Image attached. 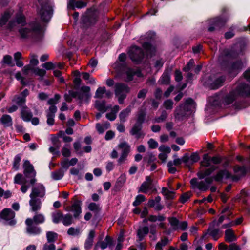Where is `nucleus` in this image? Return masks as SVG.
Segmentation results:
<instances>
[{
    "instance_id": "1",
    "label": "nucleus",
    "mask_w": 250,
    "mask_h": 250,
    "mask_svg": "<svg viewBox=\"0 0 250 250\" xmlns=\"http://www.w3.org/2000/svg\"><path fill=\"white\" fill-rule=\"evenodd\" d=\"M19 32L22 38H38L42 34L41 25L38 22H32L21 28Z\"/></svg>"
},
{
    "instance_id": "2",
    "label": "nucleus",
    "mask_w": 250,
    "mask_h": 250,
    "mask_svg": "<svg viewBox=\"0 0 250 250\" xmlns=\"http://www.w3.org/2000/svg\"><path fill=\"white\" fill-rule=\"evenodd\" d=\"M60 99V95L56 94L54 98L49 99L47 101V104L50 105L48 109L46 111L47 118V123L49 125L52 126L54 124V118L57 110V108L55 104L58 103Z\"/></svg>"
},
{
    "instance_id": "3",
    "label": "nucleus",
    "mask_w": 250,
    "mask_h": 250,
    "mask_svg": "<svg viewBox=\"0 0 250 250\" xmlns=\"http://www.w3.org/2000/svg\"><path fill=\"white\" fill-rule=\"evenodd\" d=\"M23 174L26 180L29 179V182L32 186H34L37 181L36 178V171L33 166L28 160H25L23 165Z\"/></svg>"
},
{
    "instance_id": "4",
    "label": "nucleus",
    "mask_w": 250,
    "mask_h": 250,
    "mask_svg": "<svg viewBox=\"0 0 250 250\" xmlns=\"http://www.w3.org/2000/svg\"><path fill=\"white\" fill-rule=\"evenodd\" d=\"M41 6L39 14L42 20L44 21H48L51 18L52 9L49 3L48 0H38Z\"/></svg>"
},
{
    "instance_id": "5",
    "label": "nucleus",
    "mask_w": 250,
    "mask_h": 250,
    "mask_svg": "<svg viewBox=\"0 0 250 250\" xmlns=\"http://www.w3.org/2000/svg\"><path fill=\"white\" fill-rule=\"evenodd\" d=\"M130 91V88L123 83H117L115 86V94L118 98L120 104H123L126 98L127 94Z\"/></svg>"
},
{
    "instance_id": "6",
    "label": "nucleus",
    "mask_w": 250,
    "mask_h": 250,
    "mask_svg": "<svg viewBox=\"0 0 250 250\" xmlns=\"http://www.w3.org/2000/svg\"><path fill=\"white\" fill-rule=\"evenodd\" d=\"M231 177V174L226 169L219 170L214 176L207 177L205 178L206 183L208 184L212 183L213 180L221 183L223 178L227 179Z\"/></svg>"
},
{
    "instance_id": "7",
    "label": "nucleus",
    "mask_w": 250,
    "mask_h": 250,
    "mask_svg": "<svg viewBox=\"0 0 250 250\" xmlns=\"http://www.w3.org/2000/svg\"><path fill=\"white\" fill-rule=\"evenodd\" d=\"M15 213L10 208H4L0 213L1 219L6 221V224L14 226L16 224L15 219Z\"/></svg>"
},
{
    "instance_id": "8",
    "label": "nucleus",
    "mask_w": 250,
    "mask_h": 250,
    "mask_svg": "<svg viewBox=\"0 0 250 250\" xmlns=\"http://www.w3.org/2000/svg\"><path fill=\"white\" fill-rule=\"evenodd\" d=\"M233 90L238 97H246L250 96V85L246 83H236Z\"/></svg>"
},
{
    "instance_id": "9",
    "label": "nucleus",
    "mask_w": 250,
    "mask_h": 250,
    "mask_svg": "<svg viewBox=\"0 0 250 250\" xmlns=\"http://www.w3.org/2000/svg\"><path fill=\"white\" fill-rule=\"evenodd\" d=\"M46 189L45 187L42 184L39 183L36 186H33L29 197L42 199L44 197Z\"/></svg>"
},
{
    "instance_id": "10",
    "label": "nucleus",
    "mask_w": 250,
    "mask_h": 250,
    "mask_svg": "<svg viewBox=\"0 0 250 250\" xmlns=\"http://www.w3.org/2000/svg\"><path fill=\"white\" fill-rule=\"evenodd\" d=\"M128 54L131 60L137 63L140 62L144 56L141 48L136 46H133L130 48Z\"/></svg>"
},
{
    "instance_id": "11",
    "label": "nucleus",
    "mask_w": 250,
    "mask_h": 250,
    "mask_svg": "<svg viewBox=\"0 0 250 250\" xmlns=\"http://www.w3.org/2000/svg\"><path fill=\"white\" fill-rule=\"evenodd\" d=\"M82 202L78 199H75L73 204L65 208L67 211L72 212L73 217L76 219H79L82 213Z\"/></svg>"
},
{
    "instance_id": "12",
    "label": "nucleus",
    "mask_w": 250,
    "mask_h": 250,
    "mask_svg": "<svg viewBox=\"0 0 250 250\" xmlns=\"http://www.w3.org/2000/svg\"><path fill=\"white\" fill-rule=\"evenodd\" d=\"M149 190L152 192L155 191L156 189L153 184V180L150 176H147L146 177V181L142 184L138 191L146 194Z\"/></svg>"
},
{
    "instance_id": "13",
    "label": "nucleus",
    "mask_w": 250,
    "mask_h": 250,
    "mask_svg": "<svg viewBox=\"0 0 250 250\" xmlns=\"http://www.w3.org/2000/svg\"><path fill=\"white\" fill-rule=\"evenodd\" d=\"M25 223L26 225V232L29 234L38 235L41 233L42 230L41 228L34 225V223L32 222L31 218H27L25 221Z\"/></svg>"
},
{
    "instance_id": "14",
    "label": "nucleus",
    "mask_w": 250,
    "mask_h": 250,
    "mask_svg": "<svg viewBox=\"0 0 250 250\" xmlns=\"http://www.w3.org/2000/svg\"><path fill=\"white\" fill-rule=\"evenodd\" d=\"M221 161V157L218 156L210 157L208 154H205L203 156V160L201 162V165L203 167H208L210 166L211 163L214 164H220Z\"/></svg>"
},
{
    "instance_id": "15",
    "label": "nucleus",
    "mask_w": 250,
    "mask_h": 250,
    "mask_svg": "<svg viewBox=\"0 0 250 250\" xmlns=\"http://www.w3.org/2000/svg\"><path fill=\"white\" fill-rule=\"evenodd\" d=\"M14 183L22 185L21 187V190L23 193H26L30 188V186L27 185L28 183L27 180H26L25 178H23L22 175L21 173H18L14 177Z\"/></svg>"
},
{
    "instance_id": "16",
    "label": "nucleus",
    "mask_w": 250,
    "mask_h": 250,
    "mask_svg": "<svg viewBox=\"0 0 250 250\" xmlns=\"http://www.w3.org/2000/svg\"><path fill=\"white\" fill-rule=\"evenodd\" d=\"M243 63L241 61L238 60L229 64L228 67V72L235 76L242 69Z\"/></svg>"
},
{
    "instance_id": "17",
    "label": "nucleus",
    "mask_w": 250,
    "mask_h": 250,
    "mask_svg": "<svg viewBox=\"0 0 250 250\" xmlns=\"http://www.w3.org/2000/svg\"><path fill=\"white\" fill-rule=\"evenodd\" d=\"M29 201L30 210L31 212H37L40 211L42 208V199L30 197Z\"/></svg>"
},
{
    "instance_id": "18",
    "label": "nucleus",
    "mask_w": 250,
    "mask_h": 250,
    "mask_svg": "<svg viewBox=\"0 0 250 250\" xmlns=\"http://www.w3.org/2000/svg\"><path fill=\"white\" fill-rule=\"evenodd\" d=\"M234 57V53L229 49L224 50L219 57V61L222 63L229 62Z\"/></svg>"
},
{
    "instance_id": "19",
    "label": "nucleus",
    "mask_w": 250,
    "mask_h": 250,
    "mask_svg": "<svg viewBox=\"0 0 250 250\" xmlns=\"http://www.w3.org/2000/svg\"><path fill=\"white\" fill-rule=\"evenodd\" d=\"M97 21V17L94 13L87 14L83 17L82 23L84 27L94 24Z\"/></svg>"
},
{
    "instance_id": "20",
    "label": "nucleus",
    "mask_w": 250,
    "mask_h": 250,
    "mask_svg": "<svg viewBox=\"0 0 250 250\" xmlns=\"http://www.w3.org/2000/svg\"><path fill=\"white\" fill-rule=\"evenodd\" d=\"M142 125L138 124H135L129 132L130 134L135 136V138L138 139L140 138H144L145 133L142 131Z\"/></svg>"
},
{
    "instance_id": "21",
    "label": "nucleus",
    "mask_w": 250,
    "mask_h": 250,
    "mask_svg": "<svg viewBox=\"0 0 250 250\" xmlns=\"http://www.w3.org/2000/svg\"><path fill=\"white\" fill-rule=\"evenodd\" d=\"M190 184L193 186V188H197L202 191H206L208 188V185L206 181H198L197 178H193L190 180Z\"/></svg>"
},
{
    "instance_id": "22",
    "label": "nucleus",
    "mask_w": 250,
    "mask_h": 250,
    "mask_svg": "<svg viewBox=\"0 0 250 250\" xmlns=\"http://www.w3.org/2000/svg\"><path fill=\"white\" fill-rule=\"evenodd\" d=\"M211 22L212 24L208 28V31L212 32L216 29L223 26L226 23V21L221 18L217 17L212 20Z\"/></svg>"
},
{
    "instance_id": "23",
    "label": "nucleus",
    "mask_w": 250,
    "mask_h": 250,
    "mask_svg": "<svg viewBox=\"0 0 250 250\" xmlns=\"http://www.w3.org/2000/svg\"><path fill=\"white\" fill-rule=\"evenodd\" d=\"M21 116L25 122H29L33 117V114L30 109L26 106H23L21 109Z\"/></svg>"
},
{
    "instance_id": "24",
    "label": "nucleus",
    "mask_w": 250,
    "mask_h": 250,
    "mask_svg": "<svg viewBox=\"0 0 250 250\" xmlns=\"http://www.w3.org/2000/svg\"><path fill=\"white\" fill-rule=\"evenodd\" d=\"M90 88L89 86H83L81 88V90L82 92H78V99L82 101L83 99L87 100L90 97Z\"/></svg>"
},
{
    "instance_id": "25",
    "label": "nucleus",
    "mask_w": 250,
    "mask_h": 250,
    "mask_svg": "<svg viewBox=\"0 0 250 250\" xmlns=\"http://www.w3.org/2000/svg\"><path fill=\"white\" fill-rule=\"evenodd\" d=\"M187 112L183 107V105H179L177 106L174 110L175 118L178 120H183V118L186 116Z\"/></svg>"
},
{
    "instance_id": "26",
    "label": "nucleus",
    "mask_w": 250,
    "mask_h": 250,
    "mask_svg": "<svg viewBox=\"0 0 250 250\" xmlns=\"http://www.w3.org/2000/svg\"><path fill=\"white\" fill-rule=\"evenodd\" d=\"M238 98L236 96V94L234 90L233 89L230 93L226 95L223 99V103L225 104H230L233 102L236 99Z\"/></svg>"
},
{
    "instance_id": "27",
    "label": "nucleus",
    "mask_w": 250,
    "mask_h": 250,
    "mask_svg": "<svg viewBox=\"0 0 250 250\" xmlns=\"http://www.w3.org/2000/svg\"><path fill=\"white\" fill-rule=\"evenodd\" d=\"M216 168V167L212 166L209 168L200 170L198 172L197 175L199 179H204L205 177L209 176Z\"/></svg>"
},
{
    "instance_id": "28",
    "label": "nucleus",
    "mask_w": 250,
    "mask_h": 250,
    "mask_svg": "<svg viewBox=\"0 0 250 250\" xmlns=\"http://www.w3.org/2000/svg\"><path fill=\"white\" fill-rule=\"evenodd\" d=\"M95 107L101 113H104L108 110V108H111V106L109 107L106 106V102L104 100H97L95 102Z\"/></svg>"
},
{
    "instance_id": "29",
    "label": "nucleus",
    "mask_w": 250,
    "mask_h": 250,
    "mask_svg": "<svg viewBox=\"0 0 250 250\" xmlns=\"http://www.w3.org/2000/svg\"><path fill=\"white\" fill-rule=\"evenodd\" d=\"M225 81V77L221 76L217 78L210 84L209 87L211 89H216L221 87Z\"/></svg>"
},
{
    "instance_id": "30",
    "label": "nucleus",
    "mask_w": 250,
    "mask_h": 250,
    "mask_svg": "<svg viewBox=\"0 0 250 250\" xmlns=\"http://www.w3.org/2000/svg\"><path fill=\"white\" fill-rule=\"evenodd\" d=\"M112 245L113 240L110 236L107 235L106 236L104 241L97 243L95 246V248L100 246L102 250H104L108 246L111 248Z\"/></svg>"
},
{
    "instance_id": "31",
    "label": "nucleus",
    "mask_w": 250,
    "mask_h": 250,
    "mask_svg": "<svg viewBox=\"0 0 250 250\" xmlns=\"http://www.w3.org/2000/svg\"><path fill=\"white\" fill-rule=\"evenodd\" d=\"M225 240L228 243L235 241L237 237L232 229H228L225 231Z\"/></svg>"
},
{
    "instance_id": "32",
    "label": "nucleus",
    "mask_w": 250,
    "mask_h": 250,
    "mask_svg": "<svg viewBox=\"0 0 250 250\" xmlns=\"http://www.w3.org/2000/svg\"><path fill=\"white\" fill-rule=\"evenodd\" d=\"M95 233L94 230H91L89 231L84 244V247L86 249L88 250L91 248L93 245V239L95 237Z\"/></svg>"
},
{
    "instance_id": "33",
    "label": "nucleus",
    "mask_w": 250,
    "mask_h": 250,
    "mask_svg": "<svg viewBox=\"0 0 250 250\" xmlns=\"http://www.w3.org/2000/svg\"><path fill=\"white\" fill-rule=\"evenodd\" d=\"M87 5L86 2L82 1H76L75 0H69L68 7L74 9L75 8H82L85 7Z\"/></svg>"
},
{
    "instance_id": "34",
    "label": "nucleus",
    "mask_w": 250,
    "mask_h": 250,
    "mask_svg": "<svg viewBox=\"0 0 250 250\" xmlns=\"http://www.w3.org/2000/svg\"><path fill=\"white\" fill-rule=\"evenodd\" d=\"M131 107L130 106H128L120 113L119 117L121 123H124L126 121V118L131 112Z\"/></svg>"
},
{
    "instance_id": "35",
    "label": "nucleus",
    "mask_w": 250,
    "mask_h": 250,
    "mask_svg": "<svg viewBox=\"0 0 250 250\" xmlns=\"http://www.w3.org/2000/svg\"><path fill=\"white\" fill-rule=\"evenodd\" d=\"M126 78L125 79L126 82H129L133 79L134 75H136L138 77H141L142 74L139 70L134 71L132 69H128L126 71Z\"/></svg>"
},
{
    "instance_id": "36",
    "label": "nucleus",
    "mask_w": 250,
    "mask_h": 250,
    "mask_svg": "<svg viewBox=\"0 0 250 250\" xmlns=\"http://www.w3.org/2000/svg\"><path fill=\"white\" fill-rule=\"evenodd\" d=\"M0 123L4 127H9L12 125V119L11 117L7 114L2 116L0 118Z\"/></svg>"
},
{
    "instance_id": "37",
    "label": "nucleus",
    "mask_w": 250,
    "mask_h": 250,
    "mask_svg": "<svg viewBox=\"0 0 250 250\" xmlns=\"http://www.w3.org/2000/svg\"><path fill=\"white\" fill-rule=\"evenodd\" d=\"M33 218H31L32 222L35 225L42 224L45 222V218L43 214L35 212Z\"/></svg>"
},
{
    "instance_id": "38",
    "label": "nucleus",
    "mask_w": 250,
    "mask_h": 250,
    "mask_svg": "<svg viewBox=\"0 0 250 250\" xmlns=\"http://www.w3.org/2000/svg\"><path fill=\"white\" fill-rule=\"evenodd\" d=\"M149 232V228L148 227H143L138 229L137 231V236L138 237V240L141 241L143 240L144 237Z\"/></svg>"
},
{
    "instance_id": "39",
    "label": "nucleus",
    "mask_w": 250,
    "mask_h": 250,
    "mask_svg": "<svg viewBox=\"0 0 250 250\" xmlns=\"http://www.w3.org/2000/svg\"><path fill=\"white\" fill-rule=\"evenodd\" d=\"M63 216V214L60 210L53 212L52 214V221L55 224H58L62 221Z\"/></svg>"
},
{
    "instance_id": "40",
    "label": "nucleus",
    "mask_w": 250,
    "mask_h": 250,
    "mask_svg": "<svg viewBox=\"0 0 250 250\" xmlns=\"http://www.w3.org/2000/svg\"><path fill=\"white\" fill-rule=\"evenodd\" d=\"M219 233L220 230L218 229H213L210 226L208 229V233H209L215 241L217 240L220 237Z\"/></svg>"
},
{
    "instance_id": "41",
    "label": "nucleus",
    "mask_w": 250,
    "mask_h": 250,
    "mask_svg": "<svg viewBox=\"0 0 250 250\" xmlns=\"http://www.w3.org/2000/svg\"><path fill=\"white\" fill-rule=\"evenodd\" d=\"M110 126V124L109 122H105L103 124L97 123L96 125V128L97 131L100 133H103L105 130L108 129Z\"/></svg>"
},
{
    "instance_id": "42",
    "label": "nucleus",
    "mask_w": 250,
    "mask_h": 250,
    "mask_svg": "<svg viewBox=\"0 0 250 250\" xmlns=\"http://www.w3.org/2000/svg\"><path fill=\"white\" fill-rule=\"evenodd\" d=\"M73 217H74L69 213H67L64 215H63L62 221L63 224L64 226H68L74 223Z\"/></svg>"
},
{
    "instance_id": "43",
    "label": "nucleus",
    "mask_w": 250,
    "mask_h": 250,
    "mask_svg": "<svg viewBox=\"0 0 250 250\" xmlns=\"http://www.w3.org/2000/svg\"><path fill=\"white\" fill-rule=\"evenodd\" d=\"M183 107L185 109L186 111L187 112L190 111L192 107H194V101L191 99L188 98L187 99L185 103L182 104Z\"/></svg>"
},
{
    "instance_id": "44",
    "label": "nucleus",
    "mask_w": 250,
    "mask_h": 250,
    "mask_svg": "<svg viewBox=\"0 0 250 250\" xmlns=\"http://www.w3.org/2000/svg\"><path fill=\"white\" fill-rule=\"evenodd\" d=\"M11 14L12 13L10 11H6L3 13L0 19V26L2 27L6 24Z\"/></svg>"
},
{
    "instance_id": "45",
    "label": "nucleus",
    "mask_w": 250,
    "mask_h": 250,
    "mask_svg": "<svg viewBox=\"0 0 250 250\" xmlns=\"http://www.w3.org/2000/svg\"><path fill=\"white\" fill-rule=\"evenodd\" d=\"M142 46L148 55L152 56L154 53L155 49L149 42H145Z\"/></svg>"
},
{
    "instance_id": "46",
    "label": "nucleus",
    "mask_w": 250,
    "mask_h": 250,
    "mask_svg": "<svg viewBox=\"0 0 250 250\" xmlns=\"http://www.w3.org/2000/svg\"><path fill=\"white\" fill-rule=\"evenodd\" d=\"M88 208L89 210L93 211L95 215H97L100 212L101 208L100 205L95 203H91L89 204Z\"/></svg>"
},
{
    "instance_id": "47",
    "label": "nucleus",
    "mask_w": 250,
    "mask_h": 250,
    "mask_svg": "<svg viewBox=\"0 0 250 250\" xmlns=\"http://www.w3.org/2000/svg\"><path fill=\"white\" fill-rule=\"evenodd\" d=\"M170 80V74L168 71H165L161 76L159 82L161 84H168Z\"/></svg>"
},
{
    "instance_id": "48",
    "label": "nucleus",
    "mask_w": 250,
    "mask_h": 250,
    "mask_svg": "<svg viewBox=\"0 0 250 250\" xmlns=\"http://www.w3.org/2000/svg\"><path fill=\"white\" fill-rule=\"evenodd\" d=\"M119 148L122 150V153L128 155L130 151V146L126 142H122L118 145Z\"/></svg>"
},
{
    "instance_id": "49",
    "label": "nucleus",
    "mask_w": 250,
    "mask_h": 250,
    "mask_svg": "<svg viewBox=\"0 0 250 250\" xmlns=\"http://www.w3.org/2000/svg\"><path fill=\"white\" fill-rule=\"evenodd\" d=\"M145 110L143 109H139L137 115V122L135 124H138L142 125L145 120Z\"/></svg>"
},
{
    "instance_id": "50",
    "label": "nucleus",
    "mask_w": 250,
    "mask_h": 250,
    "mask_svg": "<svg viewBox=\"0 0 250 250\" xmlns=\"http://www.w3.org/2000/svg\"><path fill=\"white\" fill-rule=\"evenodd\" d=\"M58 237V234L53 231H47L46 232V238L47 242L49 243H54Z\"/></svg>"
},
{
    "instance_id": "51",
    "label": "nucleus",
    "mask_w": 250,
    "mask_h": 250,
    "mask_svg": "<svg viewBox=\"0 0 250 250\" xmlns=\"http://www.w3.org/2000/svg\"><path fill=\"white\" fill-rule=\"evenodd\" d=\"M168 243L169 240L167 237L162 239L160 241L156 244L155 247L156 250H163V247L166 246Z\"/></svg>"
},
{
    "instance_id": "52",
    "label": "nucleus",
    "mask_w": 250,
    "mask_h": 250,
    "mask_svg": "<svg viewBox=\"0 0 250 250\" xmlns=\"http://www.w3.org/2000/svg\"><path fill=\"white\" fill-rule=\"evenodd\" d=\"M162 193L167 199H173L175 197V193L173 191H169L166 188H163Z\"/></svg>"
},
{
    "instance_id": "53",
    "label": "nucleus",
    "mask_w": 250,
    "mask_h": 250,
    "mask_svg": "<svg viewBox=\"0 0 250 250\" xmlns=\"http://www.w3.org/2000/svg\"><path fill=\"white\" fill-rule=\"evenodd\" d=\"M14 58L17 66L21 67L23 65V62L20 60L22 58V54L21 52H17L15 53L14 55Z\"/></svg>"
},
{
    "instance_id": "54",
    "label": "nucleus",
    "mask_w": 250,
    "mask_h": 250,
    "mask_svg": "<svg viewBox=\"0 0 250 250\" xmlns=\"http://www.w3.org/2000/svg\"><path fill=\"white\" fill-rule=\"evenodd\" d=\"M168 220L173 229L177 230L180 222L179 220L175 217H170Z\"/></svg>"
},
{
    "instance_id": "55",
    "label": "nucleus",
    "mask_w": 250,
    "mask_h": 250,
    "mask_svg": "<svg viewBox=\"0 0 250 250\" xmlns=\"http://www.w3.org/2000/svg\"><path fill=\"white\" fill-rule=\"evenodd\" d=\"M2 64H7L10 66H13L14 64L12 62V58L10 55H5L4 56L3 60L1 61Z\"/></svg>"
},
{
    "instance_id": "56",
    "label": "nucleus",
    "mask_w": 250,
    "mask_h": 250,
    "mask_svg": "<svg viewBox=\"0 0 250 250\" xmlns=\"http://www.w3.org/2000/svg\"><path fill=\"white\" fill-rule=\"evenodd\" d=\"M192 193L191 192H185L181 195L179 199V202L182 204H184L188 201L191 197Z\"/></svg>"
},
{
    "instance_id": "57",
    "label": "nucleus",
    "mask_w": 250,
    "mask_h": 250,
    "mask_svg": "<svg viewBox=\"0 0 250 250\" xmlns=\"http://www.w3.org/2000/svg\"><path fill=\"white\" fill-rule=\"evenodd\" d=\"M235 172L240 175H244L247 171V168L245 166H236L234 167Z\"/></svg>"
},
{
    "instance_id": "58",
    "label": "nucleus",
    "mask_w": 250,
    "mask_h": 250,
    "mask_svg": "<svg viewBox=\"0 0 250 250\" xmlns=\"http://www.w3.org/2000/svg\"><path fill=\"white\" fill-rule=\"evenodd\" d=\"M106 92V88L105 87H99L97 89L95 95L94 96L96 98H102L103 97V94Z\"/></svg>"
},
{
    "instance_id": "59",
    "label": "nucleus",
    "mask_w": 250,
    "mask_h": 250,
    "mask_svg": "<svg viewBox=\"0 0 250 250\" xmlns=\"http://www.w3.org/2000/svg\"><path fill=\"white\" fill-rule=\"evenodd\" d=\"M81 233L80 229L79 228L70 227L67 230V234L69 235L77 236L79 235Z\"/></svg>"
},
{
    "instance_id": "60",
    "label": "nucleus",
    "mask_w": 250,
    "mask_h": 250,
    "mask_svg": "<svg viewBox=\"0 0 250 250\" xmlns=\"http://www.w3.org/2000/svg\"><path fill=\"white\" fill-rule=\"evenodd\" d=\"M182 162L184 163L186 166L189 167L193 165L190 157L188 153H185L182 157Z\"/></svg>"
},
{
    "instance_id": "61",
    "label": "nucleus",
    "mask_w": 250,
    "mask_h": 250,
    "mask_svg": "<svg viewBox=\"0 0 250 250\" xmlns=\"http://www.w3.org/2000/svg\"><path fill=\"white\" fill-rule=\"evenodd\" d=\"M13 101L19 105L22 106L25 104L26 98L21 96H16L14 97Z\"/></svg>"
},
{
    "instance_id": "62",
    "label": "nucleus",
    "mask_w": 250,
    "mask_h": 250,
    "mask_svg": "<svg viewBox=\"0 0 250 250\" xmlns=\"http://www.w3.org/2000/svg\"><path fill=\"white\" fill-rule=\"evenodd\" d=\"M165 218H166V217L163 215H159V216L150 215L149 217L148 220H149V221H151V222H154L157 221H164L165 220Z\"/></svg>"
},
{
    "instance_id": "63",
    "label": "nucleus",
    "mask_w": 250,
    "mask_h": 250,
    "mask_svg": "<svg viewBox=\"0 0 250 250\" xmlns=\"http://www.w3.org/2000/svg\"><path fill=\"white\" fill-rule=\"evenodd\" d=\"M21 161V157L19 155H17L14 159L13 163V168L15 170H17L20 166V162Z\"/></svg>"
},
{
    "instance_id": "64",
    "label": "nucleus",
    "mask_w": 250,
    "mask_h": 250,
    "mask_svg": "<svg viewBox=\"0 0 250 250\" xmlns=\"http://www.w3.org/2000/svg\"><path fill=\"white\" fill-rule=\"evenodd\" d=\"M52 178L55 180L61 179L63 176V173L61 170L56 171L51 173Z\"/></svg>"
}]
</instances>
